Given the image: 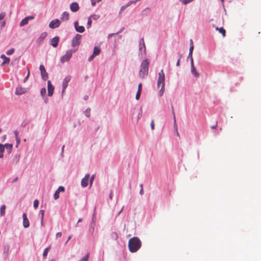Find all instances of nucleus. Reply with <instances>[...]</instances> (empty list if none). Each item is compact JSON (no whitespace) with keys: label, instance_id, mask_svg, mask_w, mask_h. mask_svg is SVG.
I'll return each mask as SVG.
<instances>
[{"label":"nucleus","instance_id":"1","mask_svg":"<svg viewBox=\"0 0 261 261\" xmlns=\"http://www.w3.org/2000/svg\"><path fill=\"white\" fill-rule=\"evenodd\" d=\"M141 246V242L137 237L131 238L128 242V248L131 252H136Z\"/></svg>","mask_w":261,"mask_h":261},{"label":"nucleus","instance_id":"2","mask_svg":"<svg viewBox=\"0 0 261 261\" xmlns=\"http://www.w3.org/2000/svg\"><path fill=\"white\" fill-rule=\"evenodd\" d=\"M149 61L146 59L143 60L140 66V69L139 73L140 78H145L148 73Z\"/></svg>","mask_w":261,"mask_h":261},{"label":"nucleus","instance_id":"3","mask_svg":"<svg viewBox=\"0 0 261 261\" xmlns=\"http://www.w3.org/2000/svg\"><path fill=\"white\" fill-rule=\"evenodd\" d=\"M161 85V88L159 91L160 96L163 95L165 90V74L163 69H162L159 73V77L157 82V86L158 87Z\"/></svg>","mask_w":261,"mask_h":261},{"label":"nucleus","instance_id":"4","mask_svg":"<svg viewBox=\"0 0 261 261\" xmlns=\"http://www.w3.org/2000/svg\"><path fill=\"white\" fill-rule=\"evenodd\" d=\"M75 51V50L69 49L66 51L65 54L60 59L62 63L68 62L72 57V54Z\"/></svg>","mask_w":261,"mask_h":261},{"label":"nucleus","instance_id":"5","mask_svg":"<svg viewBox=\"0 0 261 261\" xmlns=\"http://www.w3.org/2000/svg\"><path fill=\"white\" fill-rule=\"evenodd\" d=\"M82 36L77 34L72 39L71 46L75 47L80 44L81 42Z\"/></svg>","mask_w":261,"mask_h":261},{"label":"nucleus","instance_id":"6","mask_svg":"<svg viewBox=\"0 0 261 261\" xmlns=\"http://www.w3.org/2000/svg\"><path fill=\"white\" fill-rule=\"evenodd\" d=\"M39 69L41 72V75L42 79L43 80L46 81L48 77V75L45 69L44 66L43 65H40Z\"/></svg>","mask_w":261,"mask_h":261},{"label":"nucleus","instance_id":"7","mask_svg":"<svg viewBox=\"0 0 261 261\" xmlns=\"http://www.w3.org/2000/svg\"><path fill=\"white\" fill-rule=\"evenodd\" d=\"M61 24V21L58 19H55L51 20L49 23V27L51 29L58 28Z\"/></svg>","mask_w":261,"mask_h":261},{"label":"nucleus","instance_id":"8","mask_svg":"<svg viewBox=\"0 0 261 261\" xmlns=\"http://www.w3.org/2000/svg\"><path fill=\"white\" fill-rule=\"evenodd\" d=\"M139 51L140 53H143L144 55L146 54V46L145 45V42L143 38H142L141 39H140Z\"/></svg>","mask_w":261,"mask_h":261},{"label":"nucleus","instance_id":"9","mask_svg":"<svg viewBox=\"0 0 261 261\" xmlns=\"http://www.w3.org/2000/svg\"><path fill=\"white\" fill-rule=\"evenodd\" d=\"M71 80V76L69 75L66 76L63 80L62 83V93H64L66 88L68 86V84Z\"/></svg>","mask_w":261,"mask_h":261},{"label":"nucleus","instance_id":"10","mask_svg":"<svg viewBox=\"0 0 261 261\" xmlns=\"http://www.w3.org/2000/svg\"><path fill=\"white\" fill-rule=\"evenodd\" d=\"M90 178L89 174H87L85 175V177L82 179L81 180V186L83 188H85L87 187L88 185V182Z\"/></svg>","mask_w":261,"mask_h":261},{"label":"nucleus","instance_id":"11","mask_svg":"<svg viewBox=\"0 0 261 261\" xmlns=\"http://www.w3.org/2000/svg\"><path fill=\"white\" fill-rule=\"evenodd\" d=\"M48 96H51L54 94V86L51 84L50 81H47Z\"/></svg>","mask_w":261,"mask_h":261},{"label":"nucleus","instance_id":"12","mask_svg":"<svg viewBox=\"0 0 261 261\" xmlns=\"http://www.w3.org/2000/svg\"><path fill=\"white\" fill-rule=\"evenodd\" d=\"M27 92V89L25 88L18 86L16 88L15 94L17 95H22Z\"/></svg>","mask_w":261,"mask_h":261},{"label":"nucleus","instance_id":"13","mask_svg":"<svg viewBox=\"0 0 261 261\" xmlns=\"http://www.w3.org/2000/svg\"><path fill=\"white\" fill-rule=\"evenodd\" d=\"M34 17L33 16H28L23 18L20 22L19 25L20 27H23L26 24H27L30 20L33 19Z\"/></svg>","mask_w":261,"mask_h":261},{"label":"nucleus","instance_id":"14","mask_svg":"<svg viewBox=\"0 0 261 261\" xmlns=\"http://www.w3.org/2000/svg\"><path fill=\"white\" fill-rule=\"evenodd\" d=\"M75 30L79 33H83L85 31V28L83 26L79 25L78 21H76L74 22Z\"/></svg>","mask_w":261,"mask_h":261},{"label":"nucleus","instance_id":"15","mask_svg":"<svg viewBox=\"0 0 261 261\" xmlns=\"http://www.w3.org/2000/svg\"><path fill=\"white\" fill-rule=\"evenodd\" d=\"M70 9L73 12H76L80 9L79 4L76 2H73L70 5Z\"/></svg>","mask_w":261,"mask_h":261},{"label":"nucleus","instance_id":"16","mask_svg":"<svg viewBox=\"0 0 261 261\" xmlns=\"http://www.w3.org/2000/svg\"><path fill=\"white\" fill-rule=\"evenodd\" d=\"M60 38L58 36H56L50 39V44L51 45H52L54 47H56L59 43Z\"/></svg>","mask_w":261,"mask_h":261},{"label":"nucleus","instance_id":"17","mask_svg":"<svg viewBox=\"0 0 261 261\" xmlns=\"http://www.w3.org/2000/svg\"><path fill=\"white\" fill-rule=\"evenodd\" d=\"M23 218V226L24 228H28L30 226L29 220L27 218V214L25 213H23L22 215Z\"/></svg>","mask_w":261,"mask_h":261},{"label":"nucleus","instance_id":"18","mask_svg":"<svg viewBox=\"0 0 261 261\" xmlns=\"http://www.w3.org/2000/svg\"><path fill=\"white\" fill-rule=\"evenodd\" d=\"M5 149H6L7 152L8 154H10L12 152L13 148V144L10 143H6L4 144Z\"/></svg>","mask_w":261,"mask_h":261},{"label":"nucleus","instance_id":"19","mask_svg":"<svg viewBox=\"0 0 261 261\" xmlns=\"http://www.w3.org/2000/svg\"><path fill=\"white\" fill-rule=\"evenodd\" d=\"M1 58L3 60V62L2 63V66L5 64H8L10 63V60L9 58L7 57L5 55H2Z\"/></svg>","mask_w":261,"mask_h":261},{"label":"nucleus","instance_id":"20","mask_svg":"<svg viewBox=\"0 0 261 261\" xmlns=\"http://www.w3.org/2000/svg\"><path fill=\"white\" fill-rule=\"evenodd\" d=\"M46 36H47V33L46 32L42 33L40 34L39 37L38 38L37 42L38 43H41V42H43V41L46 37Z\"/></svg>","mask_w":261,"mask_h":261},{"label":"nucleus","instance_id":"21","mask_svg":"<svg viewBox=\"0 0 261 261\" xmlns=\"http://www.w3.org/2000/svg\"><path fill=\"white\" fill-rule=\"evenodd\" d=\"M69 14L67 12H64L61 15V19L62 21H67L69 19Z\"/></svg>","mask_w":261,"mask_h":261},{"label":"nucleus","instance_id":"22","mask_svg":"<svg viewBox=\"0 0 261 261\" xmlns=\"http://www.w3.org/2000/svg\"><path fill=\"white\" fill-rule=\"evenodd\" d=\"M94 215L93 216L92 222L90 224V231L91 233H93L94 231V227H95V221L94 220Z\"/></svg>","mask_w":261,"mask_h":261},{"label":"nucleus","instance_id":"23","mask_svg":"<svg viewBox=\"0 0 261 261\" xmlns=\"http://www.w3.org/2000/svg\"><path fill=\"white\" fill-rule=\"evenodd\" d=\"M191 67V73L194 75L195 77H198L199 76V73L196 71V68L194 66H192Z\"/></svg>","mask_w":261,"mask_h":261},{"label":"nucleus","instance_id":"24","mask_svg":"<svg viewBox=\"0 0 261 261\" xmlns=\"http://www.w3.org/2000/svg\"><path fill=\"white\" fill-rule=\"evenodd\" d=\"M100 53V49L97 46H95L93 49V55L95 56H98Z\"/></svg>","mask_w":261,"mask_h":261},{"label":"nucleus","instance_id":"25","mask_svg":"<svg viewBox=\"0 0 261 261\" xmlns=\"http://www.w3.org/2000/svg\"><path fill=\"white\" fill-rule=\"evenodd\" d=\"M6 205H2L0 207V215L4 216L5 215Z\"/></svg>","mask_w":261,"mask_h":261},{"label":"nucleus","instance_id":"26","mask_svg":"<svg viewBox=\"0 0 261 261\" xmlns=\"http://www.w3.org/2000/svg\"><path fill=\"white\" fill-rule=\"evenodd\" d=\"M5 150V148L4 144H0V158H2L4 156V152Z\"/></svg>","mask_w":261,"mask_h":261},{"label":"nucleus","instance_id":"27","mask_svg":"<svg viewBox=\"0 0 261 261\" xmlns=\"http://www.w3.org/2000/svg\"><path fill=\"white\" fill-rule=\"evenodd\" d=\"M46 93V89L45 88H42L40 90V94H41V95L42 96L43 99H45Z\"/></svg>","mask_w":261,"mask_h":261},{"label":"nucleus","instance_id":"28","mask_svg":"<svg viewBox=\"0 0 261 261\" xmlns=\"http://www.w3.org/2000/svg\"><path fill=\"white\" fill-rule=\"evenodd\" d=\"M90 111L91 109L90 108H87L84 112L85 115L87 117L89 118L90 117Z\"/></svg>","mask_w":261,"mask_h":261},{"label":"nucleus","instance_id":"29","mask_svg":"<svg viewBox=\"0 0 261 261\" xmlns=\"http://www.w3.org/2000/svg\"><path fill=\"white\" fill-rule=\"evenodd\" d=\"M216 30H218L219 31V32L222 34V35H223V37H224L225 36V33H226V32H225V30L223 29V27H221L220 28H218V27L216 28Z\"/></svg>","mask_w":261,"mask_h":261},{"label":"nucleus","instance_id":"30","mask_svg":"<svg viewBox=\"0 0 261 261\" xmlns=\"http://www.w3.org/2000/svg\"><path fill=\"white\" fill-rule=\"evenodd\" d=\"M49 249H50V247H48L44 250V251L43 252V256L44 258L46 257V256H47Z\"/></svg>","mask_w":261,"mask_h":261},{"label":"nucleus","instance_id":"31","mask_svg":"<svg viewBox=\"0 0 261 261\" xmlns=\"http://www.w3.org/2000/svg\"><path fill=\"white\" fill-rule=\"evenodd\" d=\"M15 49L14 48H11L8 50L6 52V54L8 56L11 55L14 53Z\"/></svg>","mask_w":261,"mask_h":261},{"label":"nucleus","instance_id":"32","mask_svg":"<svg viewBox=\"0 0 261 261\" xmlns=\"http://www.w3.org/2000/svg\"><path fill=\"white\" fill-rule=\"evenodd\" d=\"M39 215H40L41 220H43L44 215V210H40L39 212Z\"/></svg>","mask_w":261,"mask_h":261},{"label":"nucleus","instance_id":"33","mask_svg":"<svg viewBox=\"0 0 261 261\" xmlns=\"http://www.w3.org/2000/svg\"><path fill=\"white\" fill-rule=\"evenodd\" d=\"M89 253H87L86 255L82 257L81 261H88Z\"/></svg>","mask_w":261,"mask_h":261},{"label":"nucleus","instance_id":"34","mask_svg":"<svg viewBox=\"0 0 261 261\" xmlns=\"http://www.w3.org/2000/svg\"><path fill=\"white\" fill-rule=\"evenodd\" d=\"M92 24V19H91V17H89L88 19V22H87V28H90L91 27Z\"/></svg>","mask_w":261,"mask_h":261},{"label":"nucleus","instance_id":"35","mask_svg":"<svg viewBox=\"0 0 261 261\" xmlns=\"http://www.w3.org/2000/svg\"><path fill=\"white\" fill-rule=\"evenodd\" d=\"M39 205V201L36 199L34 201L33 206L35 208H37Z\"/></svg>","mask_w":261,"mask_h":261},{"label":"nucleus","instance_id":"36","mask_svg":"<svg viewBox=\"0 0 261 261\" xmlns=\"http://www.w3.org/2000/svg\"><path fill=\"white\" fill-rule=\"evenodd\" d=\"M89 17H91V19L93 18L94 20H97L99 18V15L96 14H93L91 15Z\"/></svg>","mask_w":261,"mask_h":261},{"label":"nucleus","instance_id":"37","mask_svg":"<svg viewBox=\"0 0 261 261\" xmlns=\"http://www.w3.org/2000/svg\"><path fill=\"white\" fill-rule=\"evenodd\" d=\"M19 155H16L13 159V162H15V163H18V162L19 160Z\"/></svg>","mask_w":261,"mask_h":261},{"label":"nucleus","instance_id":"38","mask_svg":"<svg viewBox=\"0 0 261 261\" xmlns=\"http://www.w3.org/2000/svg\"><path fill=\"white\" fill-rule=\"evenodd\" d=\"M94 177H95V175L93 174L91 176L90 178L89 179L90 187L92 186V184H93L94 179Z\"/></svg>","mask_w":261,"mask_h":261},{"label":"nucleus","instance_id":"39","mask_svg":"<svg viewBox=\"0 0 261 261\" xmlns=\"http://www.w3.org/2000/svg\"><path fill=\"white\" fill-rule=\"evenodd\" d=\"M54 198L55 200L58 199L59 198V191H56L54 195Z\"/></svg>","mask_w":261,"mask_h":261},{"label":"nucleus","instance_id":"40","mask_svg":"<svg viewBox=\"0 0 261 261\" xmlns=\"http://www.w3.org/2000/svg\"><path fill=\"white\" fill-rule=\"evenodd\" d=\"M138 1H137V0H135V1H129L127 4L126 5H127L128 7H129V6H130L132 4H136V3L138 2Z\"/></svg>","mask_w":261,"mask_h":261},{"label":"nucleus","instance_id":"41","mask_svg":"<svg viewBox=\"0 0 261 261\" xmlns=\"http://www.w3.org/2000/svg\"><path fill=\"white\" fill-rule=\"evenodd\" d=\"M127 7H128V6H127V5L126 4L121 6V8H120L119 13H121L122 11H123Z\"/></svg>","mask_w":261,"mask_h":261},{"label":"nucleus","instance_id":"42","mask_svg":"<svg viewBox=\"0 0 261 261\" xmlns=\"http://www.w3.org/2000/svg\"><path fill=\"white\" fill-rule=\"evenodd\" d=\"M30 70L29 68H28V74L27 75H26V76L24 77V79H23V83H25L26 82V81H27V80L28 79L29 76H30Z\"/></svg>","mask_w":261,"mask_h":261},{"label":"nucleus","instance_id":"43","mask_svg":"<svg viewBox=\"0 0 261 261\" xmlns=\"http://www.w3.org/2000/svg\"><path fill=\"white\" fill-rule=\"evenodd\" d=\"M173 120H174V126H176V132H177V126L176 125V119H175V114H173ZM177 136H179V134L178 132H177Z\"/></svg>","mask_w":261,"mask_h":261},{"label":"nucleus","instance_id":"44","mask_svg":"<svg viewBox=\"0 0 261 261\" xmlns=\"http://www.w3.org/2000/svg\"><path fill=\"white\" fill-rule=\"evenodd\" d=\"M57 191H59V193H60V192H64L65 188L63 186H60Z\"/></svg>","mask_w":261,"mask_h":261},{"label":"nucleus","instance_id":"45","mask_svg":"<svg viewBox=\"0 0 261 261\" xmlns=\"http://www.w3.org/2000/svg\"><path fill=\"white\" fill-rule=\"evenodd\" d=\"M101 0H91V4L93 6H94L96 3L100 2Z\"/></svg>","mask_w":261,"mask_h":261},{"label":"nucleus","instance_id":"46","mask_svg":"<svg viewBox=\"0 0 261 261\" xmlns=\"http://www.w3.org/2000/svg\"><path fill=\"white\" fill-rule=\"evenodd\" d=\"M9 248L8 246H4V252L8 254Z\"/></svg>","mask_w":261,"mask_h":261},{"label":"nucleus","instance_id":"47","mask_svg":"<svg viewBox=\"0 0 261 261\" xmlns=\"http://www.w3.org/2000/svg\"><path fill=\"white\" fill-rule=\"evenodd\" d=\"M141 92L139 90H138L136 95V99L138 100L140 97Z\"/></svg>","mask_w":261,"mask_h":261},{"label":"nucleus","instance_id":"48","mask_svg":"<svg viewBox=\"0 0 261 261\" xmlns=\"http://www.w3.org/2000/svg\"><path fill=\"white\" fill-rule=\"evenodd\" d=\"M6 14L5 12H2L0 13V20H2L5 16Z\"/></svg>","mask_w":261,"mask_h":261},{"label":"nucleus","instance_id":"49","mask_svg":"<svg viewBox=\"0 0 261 261\" xmlns=\"http://www.w3.org/2000/svg\"><path fill=\"white\" fill-rule=\"evenodd\" d=\"M62 233L61 232H58L56 234V239H57L58 238H60L62 236Z\"/></svg>","mask_w":261,"mask_h":261},{"label":"nucleus","instance_id":"50","mask_svg":"<svg viewBox=\"0 0 261 261\" xmlns=\"http://www.w3.org/2000/svg\"><path fill=\"white\" fill-rule=\"evenodd\" d=\"M16 141V147H18V145L19 144L20 142V139L19 138H15Z\"/></svg>","mask_w":261,"mask_h":261},{"label":"nucleus","instance_id":"51","mask_svg":"<svg viewBox=\"0 0 261 261\" xmlns=\"http://www.w3.org/2000/svg\"><path fill=\"white\" fill-rule=\"evenodd\" d=\"M150 126L152 130L154 129V124L153 120H152L150 123Z\"/></svg>","mask_w":261,"mask_h":261},{"label":"nucleus","instance_id":"52","mask_svg":"<svg viewBox=\"0 0 261 261\" xmlns=\"http://www.w3.org/2000/svg\"><path fill=\"white\" fill-rule=\"evenodd\" d=\"M95 57V56L92 54L91 56L89 57V58L88 59V61L89 62L92 61Z\"/></svg>","mask_w":261,"mask_h":261},{"label":"nucleus","instance_id":"53","mask_svg":"<svg viewBox=\"0 0 261 261\" xmlns=\"http://www.w3.org/2000/svg\"><path fill=\"white\" fill-rule=\"evenodd\" d=\"M14 134L15 138H19V137H18V132L17 130L14 131Z\"/></svg>","mask_w":261,"mask_h":261},{"label":"nucleus","instance_id":"54","mask_svg":"<svg viewBox=\"0 0 261 261\" xmlns=\"http://www.w3.org/2000/svg\"><path fill=\"white\" fill-rule=\"evenodd\" d=\"M190 59V63H191V67H192V66H194L193 58H191V59Z\"/></svg>","mask_w":261,"mask_h":261},{"label":"nucleus","instance_id":"55","mask_svg":"<svg viewBox=\"0 0 261 261\" xmlns=\"http://www.w3.org/2000/svg\"><path fill=\"white\" fill-rule=\"evenodd\" d=\"M193 49H194V45H191L190 47L189 52L193 53Z\"/></svg>","mask_w":261,"mask_h":261},{"label":"nucleus","instance_id":"56","mask_svg":"<svg viewBox=\"0 0 261 261\" xmlns=\"http://www.w3.org/2000/svg\"><path fill=\"white\" fill-rule=\"evenodd\" d=\"M28 123L26 121H23L21 123L22 127H25L27 125Z\"/></svg>","mask_w":261,"mask_h":261},{"label":"nucleus","instance_id":"57","mask_svg":"<svg viewBox=\"0 0 261 261\" xmlns=\"http://www.w3.org/2000/svg\"><path fill=\"white\" fill-rule=\"evenodd\" d=\"M141 88H142V84L140 83L138 85V90H139L140 92H141Z\"/></svg>","mask_w":261,"mask_h":261},{"label":"nucleus","instance_id":"58","mask_svg":"<svg viewBox=\"0 0 261 261\" xmlns=\"http://www.w3.org/2000/svg\"><path fill=\"white\" fill-rule=\"evenodd\" d=\"M139 193L141 195H143L144 194V191H143V188H141L140 192H139Z\"/></svg>","mask_w":261,"mask_h":261},{"label":"nucleus","instance_id":"59","mask_svg":"<svg viewBox=\"0 0 261 261\" xmlns=\"http://www.w3.org/2000/svg\"><path fill=\"white\" fill-rule=\"evenodd\" d=\"M192 54H193V53L189 52V55H188V58L191 59V58H193Z\"/></svg>","mask_w":261,"mask_h":261},{"label":"nucleus","instance_id":"60","mask_svg":"<svg viewBox=\"0 0 261 261\" xmlns=\"http://www.w3.org/2000/svg\"><path fill=\"white\" fill-rule=\"evenodd\" d=\"M180 60L179 59L177 60V61L176 64V65L177 66H179V65H180Z\"/></svg>","mask_w":261,"mask_h":261},{"label":"nucleus","instance_id":"61","mask_svg":"<svg viewBox=\"0 0 261 261\" xmlns=\"http://www.w3.org/2000/svg\"><path fill=\"white\" fill-rule=\"evenodd\" d=\"M112 195H113V192H112V191H111L110 192V195H109L110 199H112Z\"/></svg>","mask_w":261,"mask_h":261},{"label":"nucleus","instance_id":"62","mask_svg":"<svg viewBox=\"0 0 261 261\" xmlns=\"http://www.w3.org/2000/svg\"><path fill=\"white\" fill-rule=\"evenodd\" d=\"M71 237H72L71 236H70L68 237V239H67V241L66 242L65 244L67 243V242L71 239Z\"/></svg>","mask_w":261,"mask_h":261},{"label":"nucleus","instance_id":"63","mask_svg":"<svg viewBox=\"0 0 261 261\" xmlns=\"http://www.w3.org/2000/svg\"><path fill=\"white\" fill-rule=\"evenodd\" d=\"M44 99V102H45L46 103H47V102H48V99H47V97H46V96H45V99Z\"/></svg>","mask_w":261,"mask_h":261},{"label":"nucleus","instance_id":"64","mask_svg":"<svg viewBox=\"0 0 261 261\" xmlns=\"http://www.w3.org/2000/svg\"><path fill=\"white\" fill-rule=\"evenodd\" d=\"M88 99V95H85L84 97V99L86 100Z\"/></svg>","mask_w":261,"mask_h":261}]
</instances>
